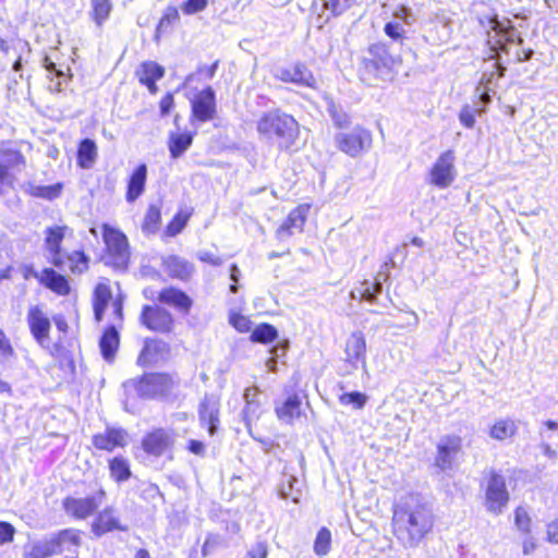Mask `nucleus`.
Here are the masks:
<instances>
[{
	"label": "nucleus",
	"mask_w": 558,
	"mask_h": 558,
	"mask_svg": "<svg viewBox=\"0 0 558 558\" xmlns=\"http://www.w3.org/2000/svg\"><path fill=\"white\" fill-rule=\"evenodd\" d=\"M92 442L98 450L113 451L124 448L129 442V434L121 427H107L102 433L95 434Z\"/></svg>",
	"instance_id": "16"
},
{
	"label": "nucleus",
	"mask_w": 558,
	"mask_h": 558,
	"mask_svg": "<svg viewBox=\"0 0 558 558\" xmlns=\"http://www.w3.org/2000/svg\"><path fill=\"white\" fill-rule=\"evenodd\" d=\"M259 401H252L245 403V407L243 409V416L247 427L250 426L252 421L257 420L259 417Z\"/></svg>",
	"instance_id": "55"
},
{
	"label": "nucleus",
	"mask_w": 558,
	"mask_h": 558,
	"mask_svg": "<svg viewBox=\"0 0 558 558\" xmlns=\"http://www.w3.org/2000/svg\"><path fill=\"white\" fill-rule=\"evenodd\" d=\"M26 322L31 335L41 348H49L51 323L43 305H31Z\"/></svg>",
	"instance_id": "9"
},
{
	"label": "nucleus",
	"mask_w": 558,
	"mask_h": 558,
	"mask_svg": "<svg viewBox=\"0 0 558 558\" xmlns=\"http://www.w3.org/2000/svg\"><path fill=\"white\" fill-rule=\"evenodd\" d=\"M300 481L293 475H283L279 495L282 499H291L298 504L301 497V489L299 487Z\"/></svg>",
	"instance_id": "35"
},
{
	"label": "nucleus",
	"mask_w": 558,
	"mask_h": 558,
	"mask_svg": "<svg viewBox=\"0 0 558 558\" xmlns=\"http://www.w3.org/2000/svg\"><path fill=\"white\" fill-rule=\"evenodd\" d=\"M15 527L5 521H0V545L11 543L14 538Z\"/></svg>",
	"instance_id": "58"
},
{
	"label": "nucleus",
	"mask_w": 558,
	"mask_h": 558,
	"mask_svg": "<svg viewBox=\"0 0 558 558\" xmlns=\"http://www.w3.org/2000/svg\"><path fill=\"white\" fill-rule=\"evenodd\" d=\"M454 180V154L452 150L442 153L430 170V182L445 189Z\"/></svg>",
	"instance_id": "14"
},
{
	"label": "nucleus",
	"mask_w": 558,
	"mask_h": 558,
	"mask_svg": "<svg viewBox=\"0 0 558 558\" xmlns=\"http://www.w3.org/2000/svg\"><path fill=\"white\" fill-rule=\"evenodd\" d=\"M170 355V347L167 342L158 339H146L144 347L137 357V364L149 366L166 361Z\"/></svg>",
	"instance_id": "18"
},
{
	"label": "nucleus",
	"mask_w": 558,
	"mask_h": 558,
	"mask_svg": "<svg viewBox=\"0 0 558 558\" xmlns=\"http://www.w3.org/2000/svg\"><path fill=\"white\" fill-rule=\"evenodd\" d=\"M492 31L495 33L494 37H489V43L496 38L495 45L499 46L500 49H505L506 43H514V37L517 36V32L513 26H505L498 20H492Z\"/></svg>",
	"instance_id": "33"
},
{
	"label": "nucleus",
	"mask_w": 558,
	"mask_h": 558,
	"mask_svg": "<svg viewBox=\"0 0 558 558\" xmlns=\"http://www.w3.org/2000/svg\"><path fill=\"white\" fill-rule=\"evenodd\" d=\"M385 33L393 40H401L404 29L399 23L389 22L385 25Z\"/></svg>",
	"instance_id": "62"
},
{
	"label": "nucleus",
	"mask_w": 558,
	"mask_h": 558,
	"mask_svg": "<svg viewBox=\"0 0 558 558\" xmlns=\"http://www.w3.org/2000/svg\"><path fill=\"white\" fill-rule=\"evenodd\" d=\"M194 133H174L171 132L168 141V148L171 158L177 159L181 157L192 145Z\"/></svg>",
	"instance_id": "30"
},
{
	"label": "nucleus",
	"mask_w": 558,
	"mask_h": 558,
	"mask_svg": "<svg viewBox=\"0 0 558 558\" xmlns=\"http://www.w3.org/2000/svg\"><path fill=\"white\" fill-rule=\"evenodd\" d=\"M191 102V121L196 120L197 122L205 123L211 121L217 113L216 93L213 87L207 86L204 89L197 92Z\"/></svg>",
	"instance_id": "7"
},
{
	"label": "nucleus",
	"mask_w": 558,
	"mask_h": 558,
	"mask_svg": "<svg viewBox=\"0 0 558 558\" xmlns=\"http://www.w3.org/2000/svg\"><path fill=\"white\" fill-rule=\"evenodd\" d=\"M52 536L58 542L60 554L63 550H71L72 547H77L81 544L80 532L76 530L65 529L52 534Z\"/></svg>",
	"instance_id": "37"
},
{
	"label": "nucleus",
	"mask_w": 558,
	"mask_h": 558,
	"mask_svg": "<svg viewBox=\"0 0 558 558\" xmlns=\"http://www.w3.org/2000/svg\"><path fill=\"white\" fill-rule=\"evenodd\" d=\"M351 2L352 0H323V7L336 16L348 10L351 7Z\"/></svg>",
	"instance_id": "52"
},
{
	"label": "nucleus",
	"mask_w": 558,
	"mask_h": 558,
	"mask_svg": "<svg viewBox=\"0 0 558 558\" xmlns=\"http://www.w3.org/2000/svg\"><path fill=\"white\" fill-rule=\"evenodd\" d=\"M508 500L509 493L504 476L492 471L486 488L487 510L494 513H500L507 506Z\"/></svg>",
	"instance_id": "11"
},
{
	"label": "nucleus",
	"mask_w": 558,
	"mask_h": 558,
	"mask_svg": "<svg viewBox=\"0 0 558 558\" xmlns=\"http://www.w3.org/2000/svg\"><path fill=\"white\" fill-rule=\"evenodd\" d=\"M125 531L126 529L121 525L120 519L116 512V510L111 507H108L100 511L95 518L92 531L95 535L101 536L111 531Z\"/></svg>",
	"instance_id": "23"
},
{
	"label": "nucleus",
	"mask_w": 558,
	"mask_h": 558,
	"mask_svg": "<svg viewBox=\"0 0 558 558\" xmlns=\"http://www.w3.org/2000/svg\"><path fill=\"white\" fill-rule=\"evenodd\" d=\"M274 77L299 86L315 88L316 80L312 71L303 63H295L290 68H278L274 71Z\"/></svg>",
	"instance_id": "15"
},
{
	"label": "nucleus",
	"mask_w": 558,
	"mask_h": 558,
	"mask_svg": "<svg viewBox=\"0 0 558 558\" xmlns=\"http://www.w3.org/2000/svg\"><path fill=\"white\" fill-rule=\"evenodd\" d=\"M105 490L99 489L88 497H66L63 499L62 506L68 515L77 520H83L92 515L96 509L104 502Z\"/></svg>",
	"instance_id": "6"
},
{
	"label": "nucleus",
	"mask_w": 558,
	"mask_h": 558,
	"mask_svg": "<svg viewBox=\"0 0 558 558\" xmlns=\"http://www.w3.org/2000/svg\"><path fill=\"white\" fill-rule=\"evenodd\" d=\"M331 533L327 527H322L314 542V553L319 556H326L330 551Z\"/></svg>",
	"instance_id": "43"
},
{
	"label": "nucleus",
	"mask_w": 558,
	"mask_h": 558,
	"mask_svg": "<svg viewBox=\"0 0 558 558\" xmlns=\"http://www.w3.org/2000/svg\"><path fill=\"white\" fill-rule=\"evenodd\" d=\"M147 180V167L145 163L138 165L128 181L125 199L128 203H134L144 192Z\"/></svg>",
	"instance_id": "27"
},
{
	"label": "nucleus",
	"mask_w": 558,
	"mask_h": 558,
	"mask_svg": "<svg viewBox=\"0 0 558 558\" xmlns=\"http://www.w3.org/2000/svg\"><path fill=\"white\" fill-rule=\"evenodd\" d=\"M70 268L73 272L82 274L88 268V257L81 251H75L69 256Z\"/></svg>",
	"instance_id": "49"
},
{
	"label": "nucleus",
	"mask_w": 558,
	"mask_h": 558,
	"mask_svg": "<svg viewBox=\"0 0 558 558\" xmlns=\"http://www.w3.org/2000/svg\"><path fill=\"white\" fill-rule=\"evenodd\" d=\"M278 336L277 329L269 324L258 325L251 333L253 342L269 343Z\"/></svg>",
	"instance_id": "42"
},
{
	"label": "nucleus",
	"mask_w": 558,
	"mask_h": 558,
	"mask_svg": "<svg viewBox=\"0 0 558 558\" xmlns=\"http://www.w3.org/2000/svg\"><path fill=\"white\" fill-rule=\"evenodd\" d=\"M160 220V207L157 205H149L142 223V231L146 234H155L159 230Z\"/></svg>",
	"instance_id": "39"
},
{
	"label": "nucleus",
	"mask_w": 558,
	"mask_h": 558,
	"mask_svg": "<svg viewBox=\"0 0 558 558\" xmlns=\"http://www.w3.org/2000/svg\"><path fill=\"white\" fill-rule=\"evenodd\" d=\"M350 298L353 300L366 301L368 303H375L376 298L371 291V281L364 280L359 283L351 292Z\"/></svg>",
	"instance_id": "46"
},
{
	"label": "nucleus",
	"mask_w": 558,
	"mask_h": 558,
	"mask_svg": "<svg viewBox=\"0 0 558 558\" xmlns=\"http://www.w3.org/2000/svg\"><path fill=\"white\" fill-rule=\"evenodd\" d=\"M119 343L120 339L117 329L113 326L108 327L99 341L101 355L107 362L113 361Z\"/></svg>",
	"instance_id": "31"
},
{
	"label": "nucleus",
	"mask_w": 558,
	"mask_h": 558,
	"mask_svg": "<svg viewBox=\"0 0 558 558\" xmlns=\"http://www.w3.org/2000/svg\"><path fill=\"white\" fill-rule=\"evenodd\" d=\"M338 148L351 157H356L372 144L371 133L363 128H355L350 133L336 136Z\"/></svg>",
	"instance_id": "10"
},
{
	"label": "nucleus",
	"mask_w": 558,
	"mask_h": 558,
	"mask_svg": "<svg viewBox=\"0 0 558 558\" xmlns=\"http://www.w3.org/2000/svg\"><path fill=\"white\" fill-rule=\"evenodd\" d=\"M325 101L327 105V111L336 126L347 128L350 124V118L347 112H344L341 107L336 105V102L330 97L326 96Z\"/></svg>",
	"instance_id": "41"
},
{
	"label": "nucleus",
	"mask_w": 558,
	"mask_h": 558,
	"mask_svg": "<svg viewBox=\"0 0 558 558\" xmlns=\"http://www.w3.org/2000/svg\"><path fill=\"white\" fill-rule=\"evenodd\" d=\"M141 497L147 501H154L160 498L161 494L156 484H145L141 489Z\"/></svg>",
	"instance_id": "61"
},
{
	"label": "nucleus",
	"mask_w": 558,
	"mask_h": 558,
	"mask_svg": "<svg viewBox=\"0 0 558 558\" xmlns=\"http://www.w3.org/2000/svg\"><path fill=\"white\" fill-rule=\"evenodd\" d=\"M62 185L60 183L53 185H36L28 184L26 192L34 197L52 201L60 196Z\"/></svg>",
	"instance_id": "38"
},
{
	"label": "nucleus",
	"mask_w": 558,
	"mask_h": 558,
	"mask_svg": "<svg viewBox=\"0 0 558 558\" xmlns=\"http://www.w3.org/2000/svg\"><path fill=\"white\" fill-rule=\"evenodd\" d=\"M98 156L97 145L90 138L81 141L77 149V163L81 168L89 169Z\"/></svg>",
	"instance_id": "32"
},
{
	"label": "nucleus",
	"mask_w": 558,
	"mask_h": 558,
	"mask_svg": "<svg viewBox=\"0 0 558 558\" xmlns=\"http://www.w3.org/2000/svg\"><path fill=\"white\" fill-rule=\"evenodd\" d=\"M393 266V260L389 258L388 260L384 262L380 266V269L376 274L374 278V282H371V291L373 292L374 296L377 299L378 294L383 292V284L384 282H387L390 278V269Z\"/></svg>",
	"instance_id": "40"
},
{
	"label": "nucleus",
	"mask_w": 558,
	"mask_h": 558,
	"mask_svg": "<svg viewBox=\"0 0 558 558\" xmlns=\"http://www.w3.org/2000/svg\"><path fill=\"white\" fill-rule=\"evenodd\" d=\"M110 298H111V292L107 286L98 284L96 287L94 304L107 306Z\"/></svg>",
	"instance_id": "59"
},
{
	"label": "nucleus",
	"mask_w": 558,
	"mask_h": 558,
	"mask_svg": "<svg viewBox=\"0 0 558 558\" xmlns=\"http://www.w3.org/2000/svg\"><path fill=\"white\" fill-rule=\"evenodd\" d=\"M339 401L343 405L352 404L355 409H362L367 401V396L359 391L345 392L339 397Z\"/></svg>",
	"instance_id": "48"
},
{
	"label": "nucleus",
	"mask_w": 558,
	"mask_h": 558,
	"mask_svg": "<svg viewBox=\"0 0 558 558\" xmlns=\"http://www.w3.org/2000/svg\"><path fill=\"white\" fill-rule=\"evenodd\" d=\"M66 227L54 226L45 230V245L51 254V262L56 267L61 268L62 262L60 256L61 242L64 239Z\"/></svg>",
	"instance_id": "26"
},
{
	"label": "nucleus",
	"mask_w": 558,
	"mask_h": 558,
	"mask_svg": "<svg viewBox=\"0 0 558 558\" xmlns=\"http://www.w3.org/2000/svg\"><path fill=\"white\" fill-rule=\"evenodd\" d=\"M175 384L174 378L165 373H149L133 380V386L138 396L147 399L168 396L173 390Z\"/></svg>",
	"instance_id": "4"
},
{
	"label": "nucleus",
	"mask_w": 558,
	"mask_h": 558,
	"mask_svg": "<svg viewBox=\"0 0 558 558\" xmlns=\"http://www.w3.org/2000/svg\"><path fill=\"white\" fill-rule=\"evenodd\" d=\"M436 449L435 466L442 472L450 471L462 449V438L457 435L442 436L437 442Z\"/></svg>",
	"instance_id": "8"
},
{
	"label": "nucleus",
	"mask_w": 558,
	"mask_h": 558,
	"mask_svg": "<svg viewBox=\"0 0 558 558\" xmlns=\"http://www.w3.org/2000/svg\"><path fill=\"white\" fill-rule=\"evenodd\" d=\"M102 239L106 244L109 263L116 268H125L130 252L125 234L107 223L102 225Z\"/></svg>",
	"instance_id": "5"
},
{
	"label": "nucleus",
	"mask_w": 558,
	"mask_h": 558,
	"mask_svg": "<svg viewBox=\"0 0 558 558\" xmlns=\"http://www.w3.org/2000/svg\"><path fill=\"white\" fill-rule=\"evenodd\" d=\"M517 433V425L510 418L497 421L489 429V436L497 440H505Z\"/></svg>",
	"instance_id": "36"
},
{
	"label": "nucleus",
	"mask_w": 558,
	"mask_h": 558,
	"mask_svg": "<svg viewBox=\"0 0 558 558\" xmlns=\"http://www.w3.org/2000/svg\"><path fill=\"white\" fill-rule=\"evenodd\" d=\"M483 112H485V108L476 109L465 105L459 112V121L464 128L472 129L475 125L476 116H481Z\"/></svg>",
	"instance_id": "45"
},
{
	"label": "nucleus",
	"mask_w": 558,
	"mask_h": 558,
	"mask_svg": "<svg viewBox=\"0 0 558 558\" xmlns=\"http://www.w3.org/2000/svg\"><path fill=\"white\" fill-rule=\"evenodd\" d=\"M197 257L201 262L210 264L213 266H220L223 263L221 257H219L208 251L198 252Z\"/></svg>",
	"instance_id": "63"
},
{
	"label": "nucleus",
	"mask_w": 558,
	"mask_h": 558,
	"mask_svg": "<svg viewBox=\"0 0 558 558\" xmlns=\"http://www.w3.org/2000/svg\"><path fill=\"white\" fill-rule=\"evenodd\" d=\"M157 300L183 314H189L193 305V300L184 291L174 287L162 289Z\"/></svg>",
	"instance_id": "21"
},
{
	"label": "nucleus",
	"mask_w": 558,
	"mask_h": 558,
	"mask_svg": "<svg viewBox=\"0 0 558 558\" xmlns=\"http://www.w3.org/2000/svg\"><path fill=\"white\" fill-rule=\"evenodd\" d=\"M94 10V20L97 25H101L110 15V0H92Z\"/></svg>",
	"instance_id": "47"
},
{
	"label": "nucleus",
	"mask_w": 558,
	"mask_h": 558,
	"mask_svg": "<svg viewBox=\"0 0 558 558\" xmlns=\"http://www.w3.org/2000/svg\"><path fill=\"white\" fill-rule=\"evenodd\" d=\"M400 62V56L392 52L391 46L385 43L369 45L363 56L364 70L379 78L390 76Z\"/></svg>",
	"instance_id": "3"
},
{
	"label": "nucleus",
	"mask_w": 558,
	"mask_h": 558,
	"mask_svg": "<svg viewBox=\"0 0 558 558\" xmlns=\"http://www.w3.org/2000/svg\"><path fill=\"white\" fill-rule=\"evenodd\" d=\"M140 320L147 329L160 333L170 332L174 324L169 311L151 305L143 306Z\"/></svg>",
	"instance_id": "12"
},
{
	"label": "nucleus",
	"mask_w": 558,
	"mask_h": 558,
	"mask_svg": "<svg viewBox=\"0 0 558 558\" xmlns=\"http://www.w3.org/2000/svg\"><path fill=\"white\" fill-rule=\"evenodd\" d=\"M39 281L59 295H66L70 292L68 280L51 268L44 269Z\"/></svg>",
	"instance_id": "29"
},
{
	"label": "nucleus",
	"mask_w": 558,
	"mask_h": 558,
	"mask_svg": "<svg viewBox=\"0 0 558 558\" xmlns=\"http://www.w3.org/2000/svg\"><path fill=\"white\" fill-rule=\"evenodd\" d=\"M547 539L550 543L558 544V520H554L547 524Z\"/></svg>",
	"instance_id": "64"
},
{
	"label": "nucleus",
	"mask_w": 558,
	"mask_h": 558,
	"mask_svg": "<svg viewBox=\"0 0 558 558\" xmlns=\"http://www.w3.org/2000/svg\"><path fill=\"white\" fill-rule=\"evenodd\" d=\"M268 545L265 541L256 542L243 558H267Z\"/></svg>",
	"instance_id": "57"
},
{
	"label": "nucleus",
	"mask_w": 558,
	"mask_h": 558,
	"mask_svg": "<svg viewBox=\"0 0 558 558\" xmlns=\"http://www.w3.org/2000/svg\"><path fill=\"white\" fill-rule=\"evenodd\" d=\"M162 270L172 279L189 281L194 271V265L179 255H166L161 257Z\"/></svg>",
	"instance_id": "19"
},
{
	"label": "nucleus",
	"mask_w": 558,
	"mask_h": 558,
	"mask_svg": "<svg viewBox=\"0 0 558 558\" xmlns=\"http://www.w3.org/2000/svg\"><path fill=\"white\" fill-rule=\"evenodd\" d=\"M60 554L58 542L54 541L53 536H47L45 538L35 541L24 546L23 557L24 558H49L51 556Z\"/></svg>",
	"instance_id": "24"
},
{
	"label": "nucleus",
	"mask_w": 558,
	"mask_h": 558,
	"mask_svg": "<svg viewBox=\"0 0 558 558\" xmlns=\"http://www.w3.org/2000/svg\"><path fill=\"white\" fill-rule=\"evenodd\" d=\"M344 363L352 372L362 367L366 372V341L361 331L352 332L345 341Z\"/></svg>",
	"instance_id": "13"
},
{
	"label": "nucleus",
	"mask_w": 558,
	"mask_h": 558,
	"mask_svg": "<svg viewBox=\"0 0 558 558\" xmlns=\"http://www.w3.org/2000/svg\"><path fill=\"white\" fill-rule=\"evenodd\" d=\"M515 525L518 529L524 533L530 532L531 527V519L526 512V510L522 507L517 508L515 510Z\"/></svg>",
	"instance_id": "56"
},
{
	"label": "nucleus",
	"mask_w": 558,
	"mask_h": 558,
	"mask_svg": "<svg viewBox=\"0 0 558 558\" xmlns=\"http://www.w3.org/2000/svg\"><path fill=\"white\" fill-rule=\"evenodd\" d=\"M217 68H218V61L214 62L210 65L199 66L197 70V73H192L185 77L183 85L184 86L189 85L196 77V75H201L205 80H213L216 74Z\"/></svg>",
	"instance_id": "51"
},
{
	"label": "nucleus",
	"mask_w": 558,
	"mask_h": 558,
	"mask_svg": "<svg viewBox=\"0 0 558 558\" xmlns=\"http://www.w3.org/2000/svg\"><path fill=\"white\" fill-rule=\"evenodd\" d=\"M187 215H182L181 213H178L168 223L166 228V234L169 236H175L184 229V227L187 223Z\"/></svg>",
	"instance_id": "50"
},
{
	"label": "nucleus",
	"mask_w": 558,
	"mask_h": 558,
	"mask_svg": "<svg viewBox=\"0 0 558 558\" xmlns=\"http://www.w3.org/2000/svg\"><path fill=\"white\" fill-rule=\"evenodd\" d=\"M229 322L240 332H247L251 329V320L242 314L231 313Z\"/></svg>",
	"instance_id": "54"
},
{
	"label": "nucleus",
	"mask_w": 558,
	"mask_h": 558,
	"mask_svg": "<svg viewBox=\"0 0 558 558\" xmlns=\"http://www.w3.org/2000/svg\"><path fill=\"white\" fill-rule=\"evenodd\" d=\"M310 213V206L304 204L292 209L286 220L280 225L276 231V236L279 241H284L295 232H302L307 215Z\"/></svg>",
	"instance_id": "17"
},
{
	"label": "nucleus",
	"mask_w": 558,
	"mask_h": 558,
	"mask_svg": "<svg viewBox=\"0 0 558 558\" xmlns=\"http://www.w3.org/2000/svg\"><path fill=\"white\" fill-rule=\"evenodd\" d=\"M220 544L221 537L219 535L208 534L202 547L203 555H210Z\"/></svg>",
	"instance_id": "60"
},
{
	"label": "nucleus",
	"mask_w": 558,
	"mask_h": 558,
	"mask_svg": "<svg viewBox=\"0 0 558 558\" xmlns=\"http://www.w3.org/2000/svg\"><path fill=\"white\" fill-rule=\"evenodd\" d=\"M256 131L262 140H278L283 149L291 148L300 134L298 121L278 108L264 112L257 119Z\"/></svg>",
	"instance_id": "2"
},
{
	"label": "nucleus",
	"mask_w": 558,
	"mask_h": 558,
	"mask_svg": "<svg viewBox=\"0 0 558 558\" xmlns=\"http://www.w3.org/2000/svg\"><path fill=\"white\" fill-rule=\"evenodd\" d=\"M136 75L142 85H145L151 94H156L158 87L156 82L165 75V69L155 61L141 63Z\"/></svg>",
	"instance_id": "25"
},
{
	"label": "nucleus",
	"mask_w": 558,
	"mask_h": 558,
	"mask_svg": "<svg viewBox=\"0 0 558 558\" xmlns=\"http://www.w3.org/2000/svg\"><path fill=\"white\" fill-rule=\"evenodd\" d=\"M393 529L404 547L414 548L433 530L432 507L418 495H408L393 509Z\"/></svg>",
	"instance_id": "1"
},
{
	"label": "nucleus",
	"mask_w": 558,
	"mask_h": 558,
	"mask_svg": "<svg viewBox=\"0 0 558 558\" xmlns=\"http://www.w3.org/2000/svg\"><path fill=\"white\" fill-rule=\"evenodd\" d=\"M109 472L111 478L117 483L126 482L132 476L130 462L122 456L109 460Z\"/></svg>",
	"instance_id": "34"
},
{
	"label": "nucleus",
	"mask_w": 558,
	"mask_h": 558,
	"mask_svg": "<svg viewBox=\"0 0 558 558\" xmlns=\"http://www.w3.org/2000/svg\"><path fill=\"white\" fill-rule=\"evenodd\" d=\"M171 436L163 428L148 433L142 440L143 450L151 456H162L171 446Z\"/></svg>",
	"instance_id": "20"
},
{
	"label": "nucleus",
	"mask_w": 558,
	"mask_h": 558,
	"mask_svg": "<svg viewBox=\"0 0 558 558\" xmlns=\"http://www.w3.org/2000/svg\"><path fill=\"white\" fill-rule=\"evenodd\" d=\"M198 416L201 424L206 426L209 435H215L219 424V402L210 396H206L198 408Z\"/></svg>",
	"instance_id": "22"
},
{
	"label": "nucleus",
	"mask_w": 558,
	"mask_h": 558,
	"mask_svg": "<svg viewBox=\"0 0 558 558\" xmlns=\"http://www.w3.org/2000/svg\"><path fill=\"white\" fill-rule=\"evenodd\" d=\"M278 418L284 423H292L293 420L301 416V398L296 392H292L281 405L276 407Z\"/></svg>",
	"instance_id": "28"
},
{
	"label": "nucleus",
	"mask_w": 558,
	"mask_h": 558,
	"mask_svg": "<svg viewBox=\"0 0 558 558\" xmlns=\"http://www.w3.org/2000/svg\"><path fill=\"white\" fill-rule=\"evenodd\" d=\"M180 20L179 11L175 7L169 5L165 9L162 16L158 23L157 32H167Z\"/></svg>",
	"instance_id": "44"
},
{
	"label": "nucleus",
	"mask_w": 558,
	"mask_h": 558,
	"mask_svg": "<svg viewBox=\"0 0 558 558\" xmlns=\"http://www.w3.org/2000/svg\"><path fill=\"white\" fill-rule=\"evenodd\" d=\"M208 5V0H185L181 4V10L185 15H193L204 11Z\"/></svg>",
	"instance_id": "53"
}]
</instances>
